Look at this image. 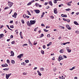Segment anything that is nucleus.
<instances>
[{
    "label": "nucleus",
    "mask_w": 79,
    "mask_h": 79,
    "mask_svg": "<svg viewBox=\"0 0 79 79\" xmlns=\"http://www.w3.org/2000/svg\"><path fill=\"white\" fill-rule=\"evenodd\" d=\"M12 11H13V10H10V13H9V14L10 15V14H11V12H12Z\"/></svg>",
    "instance_id": "nucleus-52"
},
{
    "label": "nucleus",
    "mask_w": 79,
    "mask_h": 79,
    "mask_svg": "<svg viewBox=\"0 0 79 79\" xmlns=\"http://www.w3.org/2000/svg\"><path fill=\"white\" fill-rule=\"evenodd\" d=\"M44 31L45 32H48V30H46V29H44Z\"/></svg>",
    "instance_id": "nucleus-34"
},
{
    "label": "nucleus",
    "mask_w": 79,
    "mask_h": 79,
    "mask_svg": "<svg viewBox=\"0 0 79 79\" xmlns=\"http://www.w3.org/2000/svg\"><path fill=\"white\" fill-rule=\"evenodd\" d=\"M67 4L68 6H71V4L70 3L68 2Z\"/></svg>",
    "instance_id": "nucleus-38"
},
{
    "label": "nucleus",
    "mask_w": 79,
    "mask_h": 79,
    "mask_svg": "<svg viewBox=\"0 0 79 79\" xmlns=\"http://www.w3.org/2000/svg\"><path fill=\"white\" fill-rule=\"evenodd\" d=\"M35 6H39V4L36 3L35 4Z\"/></svg>",
    "instance_id": "nucleus-39"
},
{
    "label": "nucleus",
    "mask_w": 79,
    "mask_h": 79,
    "mask_svg": "<svg viewBox=\"0 0 79 79\" xmlns=\"http://www.w3.org/2000/svg\"><path fill=\"white\" fill-rule=\"evenodd\" d=\"M37 44V42L36 41H35L34 43V45H36Z\"/></svg>",
    "instance_id": "nucleus-21"
},
{
    "label": "nucleus",
    "mask_w": 79,
    "mask_h": 79,
    "mask_svg": "<svg viewBox=\"0 0 79 79\" xmlns=\"http://www.w3.org/2000/svg\"><path fill=\"white\" fill-rule=\"evenodd\" d=\"M9 8H10L8 7H6L4 8V10H7V9H8Z\"/></svg>",
    "instance_id": "nucleus-30"
},
{
    "label": "nucleus",
    "mask_w": 79,
    "mask_h": 79,
    "mask_svg": "<svg viewBox=\"0 0 79 79\" xmlns=\"http://www.w3.org/2000/svg\"><path fill=\"white\" fill-rule=\"evenodd\" d=\"M13 23V20L10 21V23Z\"/></svg>",
    "instance_id": "nucleus-58"
},
{
    "label": "nucleus",
    "mask_w": 79,
    "mask_h": 79,
    "mask_svg": "<svg viewBox=\"0 0 79 79\" xmlns=\"http://www.w3.org/2000/svg\"><path fill=\"white\" fill-rule=\"evenodd\" d=\"M10 53L11 54V55L10 56H14V52L13 51H11Z\"/></svg>",
    "instance_id": "nucleus-8"
},
{
    "label": "nucleus",
    "mask_w": 79,
    "mask_h": 79,
    "mask_svg": "<svg viewBox=\"0 0 79 79\" xmlns=\"http://www.w3.org/2000/svg\"><path fill=\"white\" fill-rule=\"evenodd\" d=\"M31 2H30L28 3V4H27V5H28V6L29 5H31Z\"/></svg>",
    "instance_id": "nucleus-36"
},
{
    "label": "nucleus",
    "mask_w": 79,
    "mask_h": 79,
    "mask_svg": "<svg viewBox=\"0 0 79 79\" xmlns=\"http://www.w3.org/2000/svg\"><path fill=\"white\" fill-rule=\"evenodd\" d=\"M27 12H28V15H29L31 16V13H30V12H29V10H27Z\"/></svg>",
    "instance_id": "nucleus-24"
},
{
    "label": "nucleus",
    "mask_w": 79,
    "mask_h": 79,
    "mask_svg": "<svg viewBox=\"0 0 79 79\" xmlns=\"http://www.w3.org/2000/svg\"><path fill=\"white\" fill-rule=\"evenodd\" d=\"M62 15H63V16H62V17H64L65 18L67 17V15H66L62 14Z\"/></svg>",
    "instance_id": "nucleus-17"
},
{
    "label": "nucleus",
    "mask_w": 79,
    "mask_h": 79,
    "mask_svg": "<svg viewBox=\"0 0 79 79\" xmlns=\"http://www.w3.org/2000/svg\"><path fill=\"white\" fill-rule=\"evenodd\" d=\"M49 4L51 6H52L53 5V4H52V1H49L48 2Z\"/></svg>",
    "instance_id": "nucleus-12"
},
{
    "label": "nucleus",
    "mask_w": 79,
    "mask_h": 79,
    "mask_svg": "<svg viewBox=\"0 0 79 79\" xmlns=\"http://www.w3.org/2000/svg\"><path fill=\"white\" fill-rule=\"evenodd\" d=\"M27 25L28 26H31V23L29 22V21H27Z\"/></svg>",
    "instance_id": "nucleus-10"
},
{
    "label": "nucleus",
    "mask_w": 79,
    "mask_h": 79,
    "mask_svg": "<svg viewBox=\"0 0 79 79\" xmlns=\"http://www.w3.org/2000/svg\"><path fill=\"white\" fill-rule=\"evenodd\" d=\"M29 60H25V62H26V63H29Z\"/></svg>",
    "instance_id": "nucleus-33"
},
{
    "label": "nucleus",
    "mask_w": 79,
    "mask_h": 79,
    "mask_svg": "<svg viewBox=\"0 0 79 79\" xmlns=\"http://www.w3.org/2000/svg\"><path fill=\"white\" fill-rule=\"evenodd\" d=\"M34 11L35 12L36 14H39L40 13V10H35Z\"/></svg>",
    "instance_id": "nucleus-5"
},
{
    "label": "nucleus",
    "mask_w": 79,
    "mask_h": 79,
    "mask_svg": "<svg viewBox=\"0 0 79 79\" xmlns=\"http://www.w3.org/2000/svg\"><path fill=\"white\" fill-rule=\"evenodd\" d=\"M66 21H67V22H68V23H69V21H70V20L69 19H67V20H66Z\"/></svg>",
    "instance_id": "nucleus-55"
},
{
    "label": "nucleus",
    "mask_w": 79,
    "mask_h": 79,
    "mask_svg": "<svg viewBox=\"0 0 79 79\" xmlns=\"http://www.w3.org/2000/svg\"><path fill=\"white\" fill-rule=\"evenodd\" d=\"M54 71H55H55H56V68H54Z\"/></svg>",
    "instance_id": "nucleus-46"
},
{
    "label": "nucleus",
    "mask_w": 79,
    "mask_h": 79,
    "mask_svg": "<svg viewBox=\"0 0 79 79\" xmlns=\"http://www.w3.org/2000/svg\"><path fill=\"white\" fill-rule=\"evenodd\" d=\"M4 65H5V67H7L8 66V65L6 64H5Z\"/></svg>",
    "instance_id": "nucleus-45"
},
{
    "label": "nucleus",
    "mask_w": 79,
    "mask_h": 79,
    "mask_svg": "<svg viewBox=\"0 0 79 79\" xmlns=\"http://www.w3.org/2000/svg\"><path fill=\"white\" fill-rule=\"evenodd\" d=\"M43 48H44V49H45V45H44L43 46Z\"/></svg>",
    "instance_id": "nucleus-53"
},
{
    "label": "nucleus",
    "mask_w": 79,
    "mask_h": 79,
    "mask_svg": "<svg viewBox=\"0 0 79 79\" xmlns=\"http://www.w3.org/2000/svg\"><path fill=\"white\" fill-rule=\"evenodd\" d=\"M51 18L52 19H53V18H54V17H53V16L52 15V16H51Z\"/></svg>",
    "instance_id": "nucleus-50"
},
{
    "label": "nucleus",
    "mask_w": 79,
    "mask_h": 79,
    "mask_svg": "<svg viewBox=\"0 0 79 79\" xmlns=\"http://www.w3.org/2000/svg\"><path fill=\"white\" fill-rule=\"evenodd\" d=\"M21 22L23 24H24V20L23 19H22Z\"/></svg>",
    "instance_id": "nucleus-29"
},
{
    "label": "nucleus",
    "mask_w": 79,
    "mask_h": 79,
    "mask_svg": "<svg viewBox=\"0 0 79 79\" xmlns=\"http://www.w3.org/2000/svg\"><path fill=\"white\" fill-rule=\"evenodd\" d=\"M66 11H70L71 10V9L69 8H68L67 9H65Z\"/></svg>",
    "instance_id": "nucleus-27"
},
{
    "label": "nucleus",
    "mask_w": 79,
    "mask_h": 79,
    "mask_svg": "<svg viewBox=\"0 0 79 79\" xmlns=\"http://www.w3.org/2000/svg\"><path fill=\"white\" fill-rule=\"evenodd\" d=\"M54 12L55 14H57L58 11H57V9L55 8L54 9Z\"/></svg>",
    "instance_id": "nucleus-7"
},
{
    "label": "nucleus",
    "mask_w": 79,
    "mask_h": 79,
    "mask_svg": "<svg viewBox=\"0 0 79 79\" xmlns=\"http://www.w3.org/2000/svg\"><path fill=\"white\" fill-rule=\"evenodd\" d=\"M10 28H14V26H13V25H11L10 26Z\"/></svg>",
    "instance_id": "nucleus-41"
},
{
    "label": "nucleus",
    "mask_w": 79,
    "mask_h": 79,
    "mask_svg": "<svg viewBox=\"0 0 79 79\" xmlns=\"http://www.w3.org/2000/svg\"><path fill=\"white\" fill-rule=\"evenodd\" d=\"M36 21L35 20H31L30 21V24L31 25H32V24H34L35 23Z\"/></svg>",
    "instance_id": "nucleus-2"
},
{
    "label": "nucleus",
    "mask_w": 79,
    "mask_h": 79,
    "mask_svg": "<svg viewBox=\"0 0 79 79\" xmlns=\"http://www.w3.org/2000/svg\"><path fill=\"white\" fill-rule=\"evenodd\" d=\"M15 44V41H13L11 42L12 44Z\"/></svg>",
    "instance_id": "nucleus-37"
},
{
    "label": "nucleus",
    "mask_w": 79,
    "mask_h": 79,
    "mask_svg": "<svg viewBox=\"0 0 79 79\" xmlns=\"http://www.w3.org/2000/svg\"><path fill=\"white\" fill-rule=\"evenodd\" d=\"M63 20H64V21H66V19L64 18H63Z\"/></svg>",
    "instance_id": "nucleus-51"
},
{
    "label": "nucleus",
    "mask_w": 79,
    "mask_h": 79,
    "mask_svg": "<svg viewBox=\"0 0 79 79\" xmlns=\"http://www.w3.org/2000/svg\"><path fill=\"white\" fill-rule=\"evenodd\" d=\"M37 69V68L35 67L34 68V70H35V69Z\"/></svg>",
    "instance_id": "nucleus-59"
},
{
    "label": "nucleus",
    "mask_w": 79,
    "mask_h": 79,
    "mask_svg": "<svg viewBox=\"0 0 79 79\" xmlns=\"http://www.w3.org/2000/svg\"><path fill=\"white\" fill-rule=\"evenodd\" d=\"M52 44V42H50L48 44H47V47H49L50 45H51Z\"/></svg>",
    "instance_id": "nucleus-11"
},
{
    "label": "nucleus",
    "mask_w": 79,
    "mask_h": 79,
    "mask_svg": "<svg viewBox=\"0 0 79 79\" xmlns=\"http://www.w3.org/2000/svg\"><path fill=\"white\" fill-rule=\"evenodd\" d=\"M15 16H17V13L16 12H15L14 14Z\"/></svg>",
    "instance_id": "nucleus-42"
},
{
    "label": "nucleus",
    "mask_w": 79,
    "mask_h": 79,
    "mask_svg": "<svg viewBox=\"0 0 79 79\" xmlns=\"http://www.w3.org/2000/svg\"><path fill=\"white\" fill-rule=\"evenodd\" d=\"M63 57H64V58H67V57H66V56L65 55L63 56Z\"/></svg>",
    "instance_id": "nucleus-43"
},
{
    "label": "nucleus",
    "mask_w": 79,
    "mask_h": 79,
    "mask_svg": "<svg viewBox=\"0 0 79 79\" xmlns=\"http://www.w3.org/2000/svg\"><path fill=\"white\" fill-rule=\"evenodd\" d=\"M4 36V35L3 34H1L0 35V39H2L3 37V36Z\"/></svg>",
    "instance_id": "nucleus-13"
},
{
    "label": "nucleus",
    "mask_w": 79,
    "mask_h": 79,
    "mask_svg": "<svg viewBox=\"0 0 79 79\" xmlns=\"http://www.w3.org/2000/svg\"><path fill=\"white\" fill-rule=\"evenodd\" d=\"M66 48H67V51H68V52H69V53H70V52H71V50H69V47H67Z\"/></svg>",
    "instance_id": "nucleus-9"
},
{
    "label": "nucleus",
    "mask_w": 79,
    "mask_h": 79,
    "mask_svg": "<svg viewBox=\"0 0 79 79\" xmlns=\"http://www.w3.org/2000/svg\"><path fill=\"white\" fill-rule=\"evenodd\" d=\"M6 26L8 27V29H10V30L11 31H12V29L10 28V27H9V26L7 25Z\"/></svg>",
    "instance_id": "nucleus-25"
},
{
    "label": "nucleus",
    "mask_w": 79,
    "mask_h": 79,
    "mask_svg": "<svg viewBox=\"0 0 79 79\" xmlns=\"http://www.w3.org/2000/svg\"><path fill=\"white\" fill-rule=\"evenodd\" d=\"M54 3L55 4H56V3H57V2L56 0H54Z\"/></svg>",
    "instance_id": "nucleus-31"
},
{
    "label": "nucleus",
    "mask_w": 79,
    "mask_h": 79,
    "mask_svg": "<svg viewBox=\"0 0 79 79\" xmlns=\"http://www.w3.org/2000/svg\"><path fill=\"white\" fill-rule=\"evenodd\" d=\"M37 28H35L34 29V31H37Z\"/></svg>",
    "instance_id": "nucleus-62"
},
{
    "label": "nucleus",
    "mask_w": 79,
    "mask_h": 79,
    "mask_svg": "<svg viewBox=\"0 0 79 79\" xmlns=\"http://www.w3.org/2000/svg\"><path fill=\"white\" fill-rule=\"evenodd\" d=\"M8 6H10V7H11L12 6V5H13V3L12 2H10V1L8 2Z\"/></svg>",
    "instance_id": "nucleus-1"
},
{
    "label": "nucleus",
    "mask_w": 79,
    "mask_h": 79,
    "mask_svg": "<svg viewBox=\"0 0 79 79\" xmlns=\"http://www.w3.org/2000/svg\"><path fill=\"white\" fill-rule=\"evenodd\" d=\"M23 55L24 54H20L17 56V58H19L20 59H21V57H23Z\"/></svg>",
    "instance_id": "nucleus-4"
},
{
    "label": "nucleus",
    "mask_w": 79,
    "mask_h": 79,
    "mask_svg": "<svg viewBox=\"0 0 79 79\" xmlns=\"http://www.w3.org/2000/svg\"><path fill=\"white\" fill-rule=\"evenodd\" d=\"M45 15V12H43L42 15H41V17H44V15Z\"/></svg>",
    "instance_id": "nucleus-26"
},
{
    "label": "nucleus",
    "mask_w": 79,
    "mask_h": 79,
    "mask_svg": "<svg viewBox=\"0 0 79 79\" xmlns=\"http://www.w3.org/2000/svg\"><path fill=\"white\" fill-rule=\"evenodd\" d=\"M7 75H8V76L10 77L11 75V73L8 74H7Z\"/></svg>",
    "instance_id": "nucleus-57"
},
{
    "label": "nucleus",
    "mask_w": 79,
    "mask_h": 79,
    "mask_svg": "<svg viewBox=\"0 0 79 79\" xmlns=\"http://www.w3.org/2000/svg\"><path fill=\"white\" fill-rule=\"evenodd\" d=\"M12 17H13V18H14H14H16V16L15 15H12Z\"/></svg>",
    "instance_id": "nucleus-40"
},
{
    "label": "nucleus",
    "mask_w": 79,
    "mask_h": 79,
    "mask_svg": "<svg viewBox=\"0 0 79 79\" xmlns=\"http://www.w3.org/2000/svg\"><path fill=\"white\" fill-rule=\"evenodd\" d=\"M2 67H5V64H2Z\"/></svg>",
    "instance_id": "nucleus-56"
},
{
    "label": "nucleus",
    "mask_w": 79,
    "mask_h": 79,
    "mask_svg": "<svg viewBox=\"0 0 79 79\" xmlns=\"http://www.w3.org/2000/svg\"><path fill=\"white\" fill-rule=\"evenodd\" d=\"M15 60H12L11 61V63H12V64H14L15 63Z\"/></svg>",
    "instance_id": "nucleus-22"
},
{
    "label": "nucleus",
    "mask_w": 79,
    "mask_h": 79,
    "mask_svg": "<svg viewBox=\"0 0 79 79\" xmlns=\"http://www.w3.org/2000/svg\"><path fill=\"white\" fill-rule=\"evenodd\" d=\"M22 35V32H20V36H21V35Z\"/></svg>",
    "instance_id": "nucleus-60"
},
{
    "label": "nucleus",
    "mask_w": 79,
    "mask_h": 79,
    "mask_svg": "<svg viewBox=\"0 0 79 79\" xmlns=\"http://www.w3.org/2000/svg\"><path fill=\"white\" fill-rule=\"evenodd\" d=\"M44 34H42L41 35V36H40V37H38V38H41V37H44Z\"/></svg>",
    "instance_id": "nucleus-20"
},
{
    "label": "nucleus",
    "mask_w": 79,
    "mask_h": 79,
    "mask_svg": "<svg viewBox=\"0 0 79 79\" xmlns=\"http://www.w3.org/2000/svg\"><path fill=\"white\" fill-rule=\"evenodd\" d=\"M10 39H13V35H11L10 36Z\"/></svg>",
    "instance_id": "nucleus-49"
},
{
    "label": "nucleus",
    "mask_w": 79,
    "mask_h": 79,
    "mask_svg": "<svg viewBox=\"0 0 79 79\" xmlns=\"http://www.w3.org/2000/svg\"><path fill=\"white\" fill-rule=\"evenodd\" d=\"M79 12H77L76 13V15H79Z\"/></svg>",
    "instance_id": "nucleus-64"
},
{
    "label": "nucleus",
    "mask_w": 79,
    "mask_h": 79,
    "mask_svg": "<svg viewBox=\"0 0 79 79\" xmlns=\"http://www.w3.org/2000/svg\"><path fill=\"white\" fill-rule=\"evenodd\" d=\"M70 44V42H67L66 43H63V45H66V44Z\"/></svg>",
    "instance_id": "nucleus-15"
},
{
    "label": "nucleus",
    "mask_w": 79,
    "mask_h": 79,
    "mask_svg": "<svg viewBox=\"0 0 79 79\" xmlns=\"http://www.w3.org/2000/svg\"><path fill=\"white\" fill-rule=\"evenodd\" d=\"M23 47H24L25 46H27V44H24L23 45Z\"/></svg>",
    "instance_id": "nucleus-32"
},
{
    "label": "nucleus",
    "mask_w": 79,
    "mask_h": 79,
    "mask_svg": "<svg viewBox=\"0 0 79 79\" xmlns=\"http://www.w3.org/2000/svg\"><path fill=\"white\" fill-rule=\"evenodd\" d=\"M25 64H26V63H25L24 62H23L21 63L22 65H25Z\"/></svg>",
    "instance_id": "nucleus-44"
},
{
    "label": "nucleus",
    "mask_w": 79,
    "mask_h": 79,
    "mask_svg": "<svg viewBox=\"0 0 79 79\" xmlns=\"http://www.w3.org/2000/svg\"><path fill=\"white\" fill-rule=\"evenodd\" d=\"M63 60V58L61 56H60L58 58V61H60V60Z\"/></svg>",
    "instance_id": "nucleus-3"
},
{
    "label": "nucleus",
    "mask_w": 79,
    "mask_h": 79,
    "mask_svg": "<svg viewBox=\"0 0 79 79\" xmlns=\"http://www.w3.org/2000/svg\"><path fill=\"white\" fill-rule=\"evenodd\" d=\"M7 63H8V64L10 63V60H9L8 59L7 60Z\"/></svg>",
    "instance_id": "nucleus-35"
},
{
    "label": "nucleus",
    "mask_w": 79,
    "mask_h": 79,
    "mask_svg": "<svg viewBox=\"0 0 79 79\" xmlns=\"http://www.w3.org/2000/svg\"><path fill=\"white\" fill-rule=\"evenodd\" d=\"M50 27H48V26H46V29H47V28H50Z\"/></svg>",
    "instance_id": "nucleus-54"
},
{
    "label": "nucleus",
    "mask_w": 79,
    "mask_h": 79,
    "mask_svg": "<svg viewBox=\"0 0 79 79\" xmlns=\"http://www.w3.org/2000/svg\"><path fill=\"white\" fill-rule=\"evenodd\" d=\"M41 52L43 55H44V51H43V50H41Z\"/></svg>",
    "instance_id": "nucleus-23"
},
{
    "label": "nucleus",
    "mask_w": 79,
    "mask_h": 79,
    "mask_svg": "<svg viewBox=\"0 0 79 79\" xmlns=\"http://www.w3.org/2000/svg\"><path fill=\"white\" fill-rule=\"evenodd\" d=\"M41 69L42 70L41 71H44V69L43 67L40 68V70H41Z\"/></svg>",
    "instance_id": "nucleus-28"
},
{
    "label": "nucleus",
    "mask_w": 79,
    "mask_h": 79,
    "mask_svg": "<svg viewBox=\"0 0 79 79\" xmlns=\"http://www.w3.org/2000/svg\"><path fill=\"white\" fill-rule=\"evenodd\" d=\"M37 72L39 76H41L42 75V74H41V73H40L39 71H37Z\"/></svg>",
    "instance_id": "nucleus-14"
},
{
    "label": "nucleus",
    "mask_w": 79,
    "mask_h": 79,
    "mask_svg": "<svg viewBox=\"0 0 79 79\" xmlns=\"http://www.w3.org/2000/svg\"><path fill=\"white\" fill-rule=\"evenodd\" d=\"M74 23L75 24H76V25H79V23H78L76 21L74 22Z\"/></svg>",
    "instance_id": "nucleus-16"
},
{
    "label": "nucleus",
    "mask_w": 79,
    "mask_h": 79,
    "mask_svg": "<svg viewBox=\"0 0 79 79\" xmlns=\"http://www.w3.org/2000/svg\"><path fill=\"white\" fill-rule=\"evenodd\" d=\"M23 75H26L27 74V73H23Z\"/></svg>",
    "instance_id": "nucleus-47"
},
{
    "label": "nucleus",
    "mask_w": 79,
    "mask_h": 79,
    "mask_svg": "<svg viewBox=\"0 0 79 79\" xmlns=\"http://www.w3.org/2000/svg\"><path fill=\"white\" fill-rule=\"evenodd\" d=\"M66 27L68 29H69V30H71V28L70 27H69V25H66Z\"/></svg>",
    "instance_id": "nucleus-6"
},
{
    "label": "nucleus",
    "mask_w": 79,
    "mask_h": 79,
    "mask_svg": "<svg viewBox=\"0 0 79 79\" xmlns=\"http://www.w3.org/2000/svg\"><path fill=\"white\" fill-rule=\"evenodd\" d=\"M50 34H48L47 35L48 37H50Z\"/></svg>",
    "instance_id": "nucleus-48"
},
{
    "label": "nucleus",
    "mask_w": 79,
    "mask_h": 79,
    "mask_svg": "<svg viewBox=\"0 0 79 79\" xmlns=\"http://www.w3.org/2000/svg\"><path fill=\"white\" fill-rule=\"evenodd\" d=\"M15 24H18V21L15 22Z\"/></svg>",
    "instance_id": "nucleus-61"
},
{
    "label": "nucleus",
    "mask_w": 79,
    "mask_h": 79,
    "mask_svg": "<svg viewBox=\"0 0 79 79\" xmlns=\"http://www.w3.org/2000/svg\"><path fill=\"white\" fill-rule=\"evenodd\" d=\"M60 53H63L64 52V50L63 49H61L60 51Z\"/></svg>",
    "instance_id": "nucleus-18"
},
{
    "label": "nucleus",
    "mask_w": 79,
    "mask_h": 79,
    "mask_svg": "<svg viewBox=\"0 0 79 79\" xmlns=\"http://www.w3.org/2000/svg\"><path fill=\"white\" fill-rule=\"evenodd\" d=\"M41 26H44V24L42 23L41 24Z\"/></svg>",
    "instance_id": "nucleus-63"
},
{
    "label": "nucleus",
    "mask_w": 79,
    "mask_h": 79,
    "mask_svg": "<svg viewBox=\"0 0 79 79\" xmlns=\"http://www.w3.org/2000/svg\"><path fill=\"white\" fill-rule=\"evenodd\" d=\"M9 76L8 75V74H6V79H8V78H9Z\"/></svg>",
    "instance_id": "nucleus-19"
}]
</instances>
